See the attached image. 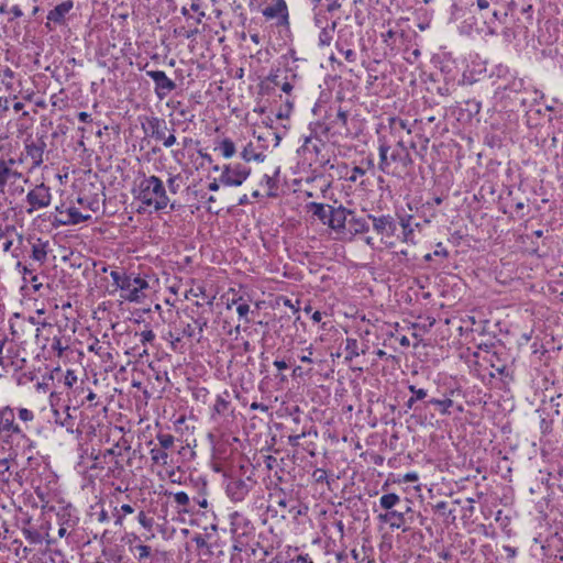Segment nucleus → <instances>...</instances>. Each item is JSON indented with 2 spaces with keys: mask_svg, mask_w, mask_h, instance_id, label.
Listing matches in <instances>:
<instances>
[{
  "mask_svg": "<svg viewBox=\"0 0 563 563\" xmlns=\"http://www.w3.org/2000/svg\"><path fill=\"white\" fill-rule=\"evenodd\" d=\"M134 197L142 205L156 211L165 209L169 203L162 179L154 175L143 176L134 189Z\"/></svg>",
  "mask_w": 563,
  "mask_h": 563,
  "instance_id": "nucleus-1",
  "label": "nucleus"
},
{
  "mask_svg": "<svg viewBox=\"0 0 563 563\" xmlns=\"http://www.w3.org/2000/svg\"><path fill=\"white\" fill-rule=\"evenodd\" d=\"M144 132L156 141H162L165 147H172L176 143L175 130L167 135L168 128L164 119L150 117L142 124Z\"/></svg>",
  "mask_w": 563,
  "mask_h": 563,
  "instance_id": "nucleus-2",
  "label": "nucleus"
},
{
  "mask_svg": "<svg viewBox=\"0 0 563 563\" xmlns=\"http://www.w3.org/2000/svg\"><path fill=\"white\" fill-rule=\"evenodd\" d=\"M251 175V168L242 163L225 164L219 177L221 185L227 187L241 186Z\"/></svg>",
  "mask_w": 563,
  "mask_h": 563,
  "instance_id": "nucleus-3",
  "label": "nucleus"
},
{
  "mask_svg": "<svg viewBox=\"0 0 563 563\" xmlns=\"http://www.w3.org/2000/svg\"><path fill=\"white\" fill-rule=\"evenodd\" d=\"M231 538L251 540L255 533L252 520L243 512L233 511L229 515Z\"/></svg>",
  "mask_w": 563,
  "mask_h": 563,
  "instance_id": "nucleus-4",
  "label": "nucleus"
},
{
  "mask_svg": "<svg viewBox=\"0 0 563 563\" xmlns=\"http://www.w3.org/2000/svg\"><path fill=\"white\" fill-rule=\"evenodd\" d=\"M47 147L46 134L37 135L35 139L26 137L24 141V154L26 158L32 161V165L29 169L32 173L38 168L44 162V153Z\"/></svg>",
  "mask_w": 563,
  "mask_h": 563,
  "instance_id": "nucleus-5",
  "label": "nucleus"
},
{
  "mask_svg": "<svg viewBox=\"0 0 563 563\" xmlns=\"http://www.w3.org/2000/svg\"><path fill=\"white\" fill-rule=\"evenodd\" d=\"M262 14L267 20H276V26L284 27L289 31V11L285 0H273L272 4L262 10Z\"/></svg>",
  "mask_w": 563,
  "mask_h": 563,
  "instance_id": "nucleus-6",
  "label": "nucleus"
},
{
  "mask_svg": "<svg viewBox=\"0 0 563 563\" xmlns=\"http://www.w3.org/2000/svg\"><path fill=\"white\" fill-rule=\"evenodd\" d=\"M78 521L79 519L71 506L60 507L56 512L57 537L60 539L68 537L78 525Z\"/></svg>",
  "mask_w": 563,
  "mask_h": 563,
  "instance_id": "nucleus-7",
  "label": "nucleus"
},
{
  "mask_svg": "<svg viewBox=\"0 0 563 563\" xmlns=\"http://www.w3.org/2000/svg\"><path fill=\"white\" fill-rule=\"evenodd\" d=\"M51 201V189L42 183L27 192L26 202L30 207L26 209V212L32 214L35 210L48 207Z\"/></svg>",
  "mask_w": 563,
  "mask_h": 563,
  "instance_id": "nucleus-8",
  "label": "nucleus"
},
{
  "mask_svg": "<svg viewBox=\"0 0 563 563\" xmlns=\"http://www.w3.org/2000/svg\"><path fill=\"white\" fill-rule=\"evenodd\" d=\"M147 287L148 283L144 278L129 275L125 283H123L122 291H124V295L122 297L130 302H139L143 296L142 290Z\"/></svg>",
  "mask_w": 563,
  "mask_h": 563,
  "instance_id": "nucleus-9",
  "label": "nucleus"
},
{
  "mask_svg": "<svg viewBox=\"0 0 563 563\" xmlns=\"http://www.w3.org/2000/svg\"><path fill=\"white\" fill-rule=\"evenodd\" d=\"M146 75L155 84V93L159 100H163L173 90L176 89V84L163 70H146Z\"/></svg>",
  "mask_w": 563,
  "mask_h": 563,
  "instance_id": "nucleus-10",
  "label": "nucleus"
},
{
  "mask_svg": "<svg viewBox=\"0 0 563 563\" xmlns=\"http://www.w3.org/2000/svg\"><path fill=\"white\" fill-rule=\"evenodd\" d=\"M23 158H19V163H22ZM18 163L14 158L0 157V192H4V189L9 183H14L16 179L22 177V174L14 169V165Z\"/></svg>",
  "mask_w": 563,
  "mask_h": 563,
  "instance_id": "nucleus-11",
  "label": "nucleus"
},
{
  "mask_svg": "<svg viewBox=\"0 0 563 563\" xmlns=\"http://www.w3.org/2000/svg\"><path fill=\"white\" fill-rule=\"evenodd\" d=\"M250 479L231 478L225 487L228 497L234 503L243 501L251 490Z\"/></svg>",
  "mask_w": 563,
  "mask_h": 563,
  "instance_id": "nucleus-12",
  "label": "nucleus"
},
{
  "mask_svg": "<svg viewBox=\"0 0 563 563\" xmlns=\"http://www.w3.org/2000/svg\"><path fill=\"white\" fill-rule=\"evenodd\" d=\"M410 510L411 508L409 506L404 509H390L378 514L377 519L382 523H388L391 529H402V531H406L407 529L404 527L406 523L405 516Z\"/></svg>",
  "mask_w": 563,
  "mask_h": 563,
  "instance_id": "nucleus-13",
  "label": "nucleus"
},
{
  "mask_svg": "<svg viewBox=\"0 0 563 563\" xmlns=\"http://www.w3.org/2000/svg\"><path fill=\"white\" fill-rule=\"evenodd\" d=\"M0 433L25 437L20 426L15 423V415L11 407L0 408Z\"/></svg>",
  "mask_w": 563,
  "mask_h": 563,
  "instance_id": "nucleus-14",
  "label": "nucleus"
},
{
  "mask_svg": "<svg viewBox=\"0 0 563 563\" xmlns=\"http://www.w3.org/2000/svg\"><path fill=\"white\" fill-rule=\"evenodd\" d=\"M367 218L372 221L374 231L382 238H389L395 234L397 225L395 219L390 214H383L379 217L368 214Z\"/></svg>",
  "mask_w": 563,
  "mask_h": 563,
  "instance_id": "nucleus-15",
  "label": "nucleus"
},
{
  "mask_svg": "<svg viewBox=\"0 0 563 563\" xmlns=\"http://www.w3.org/2000/svg\"><path fill=\"white\" fill-rule=\"evenodd\" d=\"M71 408L69 406H65L62 410L57 408H53V418L54 422L64 428L68 433L75 432L76 418L71 415Z\"/></svg>",
  "mask_w": 563,
  "mask_h": 563,
  "instance_id": "nucleus-16",
  "label": "nucleus"
},
{
  "mask_svg": "<svg viewBox=\"0 0 563 563\" xmlns=\"http://www.w3.org/2000/svg\"><path fill=\"white\" fill-rule=\"evenodd\" d=\"M328 216V225L335 231H342L349 221L347 216H352V211L342 206L338 208L331 207L330 214Z\"/></svg>",
  "mask_w": 563,
  "mask_h": 563,
  "instance_id": "nucleus-17",
  "label": "nucleus"
},
{
  "mask_svg": "<svg viewBox=\"0 0 563 563\" xmlns=\"http://www.w3.org/2000/svg\"><path fill=\"white\" fill-rule=\"evenodd\" d=\"M390 145L386 141L379 140V162L378 169L387 175L400 176V170L391 169V163L389 158Z\"/></svg>",
  "mask_w": 563,
  "mask_h": 563,
  "instance_id": "nucleus-18",
  "label": "nucleus"
},
{
  "mask_svg": "<svg viewBox=\"0 0 563 563\" xmlns=\"http://www.w3.org/2000/svg\"><path fill=\"white\" fill-rule=\"evenodd\" d=\"M74 8V2L71 0H66L58 5H56L54 9L48 11L47 13V23L46 26L49 25V22H54L55 24H65L66 15L70 12V10Z\"/></svg>",
  "mask_w": 563,
  "mask_h": 563,
  "instance_id": "nucleus-19",
  "label": "nucleus"
},
{
  "mask_svg": "<svg viewBox=\"0 0 563 563\" xmlns=\"http://www.w3.org/2000/svg\"><path fill=\"white\" fill-rule=\"evenodd\" d=\"M389 158L391 164H396L395 170H406L412 165V158L410 153H401L390 147Z\"/></svg>",
  "mask_w": 563,
  "mask_h": 563,
  "instance_id": "nucleus-20",
  "label": "nucleus"
},
{
  "mask_svg": "<svg viewBox=\"0 0 563 563\" xmlns=\"http://www.w3.org/2000/svg\"><path fill=\"white\" fill-rule=\"evenodd\" d=\"M48 253V241H43L42 239H36L35 242L32 243V254L31 257L43 264L47 260Z\"/></svg>",
  "mask_w": 563,
  "mask_h": 563,
  "instance_id": "nucleus-21",
  "label": "nucleus"
},
{
  "mask_svg": "<svg viewBox=\"0 0 563 563\" xmlns=\"http://www.w3.org/2000/svg\"><path fill=\"white\" fill-rule=\"evenodd\" d=\"M411 220H412V216L411 214H408V216H405L402 218H400V225L402 228V242L405 243H410V244H416V241H415V228L411 223Z\"/></svg>",
  "mask_w": 563,
  "mask_h": 563,
  "instance_id": "nucleus-22",
  "label": "nucleus"
},
{
  "mask_svg": "<svg viewBox=\"0 0 563 563\" xmlns=\"http://www.w3.org/2000/svg\"><path fill=\"white\" fill-rule=\"evenodd\" d=\"M349 231L352 234H358L367 232L369 227L365 218H356L353 214L347 221Z\"/></svg>",
  "mask_w": 563,
  "mask_h": 563,
  "instance_id": "nucleus-23",
  "label": "nucleus"
},
{
  "mask_svg": "<svg viewBox=\"0 0 563 563\" xmlns=\"http://www.w3.org/2000/svg\"><path fill=\"white\" fill-rule=\"evenodd\" d=\"M401 504V498L395 493L384 494L379 498V507L386 511L395 509V507Z\"/></svg>",
  "mask_w": 563,
  "mask_h": 563,
  "instance_id": "nucleus-24",
  "label": "nucleus"
},
{
  "mask_svg": "<svg viewBox=\"0 0 563 563\" xmlns=\"http://www.w3.org/2000/svg\"><path fill=\"white\" fill-rule=\"evenodd\" d=\"M309 209L312 211L313 216H316L323 224H328L331 206H325L319 202H311L309 205Z\"/></svg>",
  "mask_w": 563,
  "mask_h": 563,
  "instance_id": "nucleus-25",
  "label": "nucleus"
},
{
  "mask_svg": "<svg viewBox=\"0 0 563 563\" xmlns=\"http://www.w3.org/2000/svg\"><path fill=\"white\" fill-rule=\"evenodd\" d=\"M241 157L244 162H264L265 155L262 152H255V148L252 143H249L243 151L241 152Z\"/></svg>",
  "mask_w": 563,
  "mask_h": 563,
  "instance_id": "nucleus-26",
  "label": "nucleus"
},
{
  "mask_svg": "<svg viewBox=\"0 0 563 563\" xmlns=\"http://www.w3.org/2000/svg\"><path fill=\"white\" fill-rule=\"evenodd\" d=\"M151 460L154 464L165 466L168 463V453L166 450L161 448H153L150 451Z\"/></svg>",
  "mask_w": 563,
  "mask_h": 563,
  "instance_id": "nucleus-27",
  "label": "nucleus"
},
{
  "mask_svg": "<svg viewBox=\"0 0 563 563\" xmlns=\"http://www.w3.org/2000/svg\"><path fill=\"white\" fill-rule=\"evenodd\" d=\"M216 150H219L224 158H231L236 152L234 142L228 137L223 139Z\"/></svg>",
  "mask_w": 563,
  "mask_h": 563,
  "instance_id": "nucleus-28",
  "label": "nucleus"
},
{
  "mask_svg": "<svg viewBox=\"0 0 563 563\" xmlns=\"http://www.w3.org/2000/svg\"><path fill=\"white\" fill-rule=\"evenodd\" d=\"M66 212L68 213V219L66 220V222L73 223V224L81 223V222L87 221V220H89L91 218L90 214H82L75 207L67 208Z\"/></svg>",
  "mask_w": 563,
  "mask_h": 563,
  "instance_id": "nucleus-29",
  "label": "nucleus"
},
{
  "mask_svg": "<svg viewBox=\"0 0 563 563\" xmlns=\"http://www.w3.org/2000/svg\"><path fill=\"white\" fill-rule=\"evenodd\" d=\"M261 185L267 188L268 197L277 196V180L273 176L265 174L261 180Z\"/></svg>",
  "mask_w": 563,
  "mask_h": 563,
  "instance_id": "nucleus-30",
  "label": "nucleus"
},
{
  "mask_svg": "<svg viewBox=\"0 0 563 563\" xmlns=\"http://www.w3.org/2000/svg\"><path fill=\"white\" fill-rule=\"evenodd\" d=\"M232 539V548H231V553L230 555H236V556H240V555H243L245 549H246V545L249 544V541L250 540H245V539H239V538H231Z\"/></svg>",
  "mask_w": 563,
  "mask_h": 563,
  "instance_id": "nucleus-31",
  "label": "nucleus"
},
{
  "mask_svg": "<svg viewBox=\"0 0 563 563\" xmlns=\"http://www.w3.org/2000/svg\"><path fill=\"white\" fill-rule=\"evenodd\" d=\"M428 404L439 407L440 412L442 415H449L450 408L453 406V400L451 398H445V399L432 398L428 401Z\"/></svg>",
  "mask_w": 563,
  "mask_h": 563,
  "instance_id": "nucleus-32",
  "label": "nucleus"
},
{
  "mask_svg": "<svg viewBox=\"0 0 563 563\" xmlns=\"http://www.w3.org/2000/svg\"><path fill=\"white\" fill-rule=\"evenodd\" d=\"M335 25V22H333L331 29L323 27L321 30L318 38L320 46H329L331 44Z\"/></svg>",
  "mask_w": 563,
  "mask_h": 563,
  "instance_id": "nucleus-33",
  "label": "nucleus"
},
{
  "mask_svg": "<svg viewBox=\"0 0 563 563\" xmlns=\"http://www.w3.org/2000/svg\"><path fill=\"white\" fill-rule=\"evenodd\" d=\"M345 351H346V356H345L346 360L351 361L354 357H357L360 355L357 340L350 339V338L346 339Z\"/></svg>",
  "mask_w": 563,
  "mask_h": 563,
  "instance_id": "nucleus-34",
  "label": "nucleus"
},
{
  "mask_svg": "<svg viewBox=\"0 0 563 563\" xmlns=\"http://www.w3.org/2000/svg\"><path fill=\"white\" fill-rule=\"evenodd\" d=\"M156 440L159 443V448L166 451L173 448L175 443V437L170 433H158Z\"/></svg>",
  "mask_w": 563,
  "mask_h": 563,
  "instance_id": "nucleus-35",
  "label": "nucleus"
},
{
  "mask_svg": "<svg viewBox=\"0 0 563 563\" xmlns=\"http://www.w3.org/2000/svg\"><path fill=\"white\" fill-rule=\"evenodd\" d=\"M132 551L134 552V555L139 562H143L144 560L148 559L151 555V547L145 544H137L135 545Z\"/></svg>",
  "mask_w": 563,
  "mask_h": 563,
  "instance_id": "nucleus-36",
  "label": "nucleus"
},
{
  "mask_svg": "<svg viewBox=\"0 0 563 563\" xmlns=\"http://www.w3.org/2000/svg\"><path fill=\"white\" fill-rule=\"evenodd\" d=\"M173 496H174L175 503L178 506L183 507L184 511H188V506L190 504L189 496L185 492L175 493Z\"/></svg>",
  "mask_w": 563,
  "mask_h": 563,
  "instance_id": "nucleus-37",
  "label": "nucleus"
},
{
  "mask_svg": "<svg viewBox=\"0 0 563 563\" xmlns=\"http://www.w3.org/2000/svg\"><path fill=\"white\" fill-rule=\"evenodd\" d=\"M192 321H194V324H195V329L197 328L198 329V338H197V341L199 342L201 336H202V332L205 330V328L207 327L208 324V320L207 318L202 317V316H199L197 318H194L191 317Z\"/></svg>",
  "mask_w": 563,
  "mask_h": 563,
  "instance_id": "nucleus-38",
  "label": "nucleus"
},
{
  "mask_svg": "<svg viewBox=\"0 0 563 563\" xmlns=\"http://www.w3.org/2000/svg\"><path fill=\"white\" fill-rule=\"evenodd\" d=\"M110 276L113 280V284L122 290L123 283H125V278H128L129 275L119 271H111Z\"/></svg>",
  "mask_w": 563,
  "mask_h": 563,
  "instance_id": "nucleus-39",
  "label": "nucleus"
},
{
  "mask_svg": "<svg viewBox=\"0 0 563 563\" xmlns=\"http://www.w3.org/2000/svg\"><path fill=\"white\" fill-rule=\"evenodd\" d=\"M135 335L140 338V342L143 345H146L147 343H152L156 338L155 333L151 329L144 330L140 333H135Z\"/></svg>",
  "mask_w": 563,
  "mask_h": 563,
  "instance_id": "nucleus-40",
  "label": "nucleus"
},
{
  "mask_svg": "<svg viewBox=\"0 0 563 563\" xmlns=\"http://www.w3.org/2000/svg\"><path fill=\"white\" fill-rule=\"evenodd\" d=\"M428 396V390L424 389L422 391H417L416 395H412L405 404L406 408L407 409H412L415 404L418 401V400H422L424 399L426 397Z\"/></svg>",
  "mask_w": 563,
  "mask_h": 563,
  "instance_id": "nucleus-41",
  "label": "nucleus"
},
{
  "mask_svg": "<svg viewBox=\"0 0 563 563\" xmlns=\"http://www.w3.org/2000/svg\"><path fill=\"white\" fill-rule=\"evenodd\" d=\"M139 523L146 530H151L154 525L153 518L148 517L144 511H140L137 515Z\"/></svg>",
  "mask_w": 563,
  "mask_h": 563,
  "instance_id": "nucleus-42",
  "label": "nucleus"
},
{
  "mask_svg": "<svg viewBox=\"0 0 563 563\" xmlns=\"http://www.w3.org/2000/svg\"><path fill=\"white\" fill-rule=\"evenodd\" d=\"M255 554V549L251 550V553L245 552V554L236 556L230 555V563H251V556Z\"/></svg>",
  "mask_w": 563,
  "mask_h": 563,
  "instance_id": "nucleus-43",
  "label": "nucleus"
},
{
  "mask_svg": "<svg viewBox=\"0 0 563 563\" xmlns=\"http://www.w3.org/2000/svg\"><path fill=\"white\" fill-rule=\"evenodd\" d=\"M179 181H180V175H175V176H172L168 178L167 187L172 194H177V191L179 190V188H180Z\"/></svg>",
  "mask_w": 563,
  "mask_h": 563,
  "instance_id": "nucleus-44",
  "label": "nucleus"
},
{
  "mask_svg": "<svg viewBox=\"0 0 563 563\" xmlns=\"http://www.w3.org/2000/svg\"><path fill=\"white\" fill-rule=\"evenodd\" d=\"M77 383V375L75 371L67 369L64 376V385L71 388Z\"/></svg>",
  "mask_w": 563,
  "mask_h": 563,
  "instance_id": "nucleus-45",
  "label": "nucleus"
},
{
  "mask_svg": "<svg viewBox=\"0 0 563 563\" xmlns=\"http://www.w3.org/2000/svg\"><path fill=\"white\" fill-rule=\"evenodd\" d=\"M228 407H229V401H227L224 398L218 396L216 404L213 406V410L217 413H223L227 411Z\"/></svg>",
  "mask_w": 563,
  "mask_h": 563,
  "instance_id": "nucleus-46",
  "label": "nucleus"
},
{
  "mask_svg": "<svg viewBox=\"0 0 563 563\" xmlns=\"http://www.w3.org/2000/svg\"><path fill=\"white\" fill-rule=\"evenodd\" d=\"M366 174V169L363 166H355L351 170V175L349 176V180L355 183L358 177Z\"/></svg>",
  "mask_w": 563,
  "mask_h": 563,
  "instance_id": "nucleus-47",
  "label": "nucleus"
},
{
  "mask_svg": "<svg viewBox=\"0 0 563 563\" xmlns=\"http://www.w3.org/2000/svg\"><path fill=\"white\" fill-rule=\"evenodd\" d=\"M338 49L344 55L345 59L350 63H354L356 60V53L351 48H342L339 46V43H336Z\"/></svg>",
  "mask_w": 563,
  "mask_h": 563,
  "instance_id": "nucleus-48",
  "label": "nucleus"
},
{
  "mask_svg": "<svg viewBox=\"0 0 563 563\" xmlns=\"http://www.w3.org/2000/svg\"><path fill=\"white\" fill-rule=\"evenodd\" d=\"M390 128L393 130H405L407 129V123L402 119L399 118H391L389 120Z\"/></svg>",
  "mask_w": 563,
  "mask_h": 563,
  "instance_id": "nucleus-49",
  "label": "nucleus"
},
{
  "mask_svg": "<svg viewBox=\"0 0 563 563\" xmlns=\"http://www.w3.org/2000/svg\"><path fill=\"white\" fill-rule=\"evenodd\" d=\"M236 312L240 318H244L246 322H250V320L246 318L250 312V306L245 302L239 303L236 307Z\"/></svg>",
  "mask_w": 563,
  "mask_h": 563,
  "instance_id": "nucleus-50",
  "label": "nucleus"
},
{
  "mask_svg": "<svg viewBox=\"0 0 563 563\" xmlns=\"http://www.w3.org/2000/svg\"><path fill=\"white\" fill-rule=\"evenodd\" d=\"M19 418H20V420H22L24 422H29L34 419V413L26 408H20L19 409Z\"/></svg>",
  "mask_w": 563,
  "mask_h": 563,
  "instance_id": "nucleus-51",
  "label": "nucleus"
},
{
  "mask_svg": "<svg viewBox=\"0 0 563 563\" xmlns=\"http://www.w3.org/2000/svg\"><path fill=\"white\" fill-rule=\"evenodd\" d=\"M306 353L299 355V360L302 362V363H309V364H312L313 363V360H312V354H313V347L312 345L308 346L306 350Z\"/></svg>",
  "mask_w": 563,
  "mask_h": 563,
  "instance_id": "nucleus-52",
  "label": "nucleus"
},
{
  "mask_svg": "<svg viewBox=\"0 0 563 563\" xmlns=\"http://www.w3.org/2000/svg\"><path fill=\"white\" fill-rule=\"evenodd\" d=\"M307 434H309V432L302 431L300 434L289 435L288 437V443L291 446H298L299 445V440L305 438Z\"/></svg>",
  "mask_w": 563,
  "mask_h": 563,
  "instance_id": "nucleus-53",
  "label": "nucleus"
},
{
  "mask_svg": "<svg viewBox=\"0 0 563 563\" xmlns=\"http://www.w3.org/2000/svg\"><path fill=\"white\" fill-rule=\"evenodd\" d=\"M181 334L184 336H187V338H195L196 336V331H195V327L191 325L190 323H187L183 330H181Z\"/></svg>",
  "mask_w": 563,
  "mask_h": 563,
  "instance_id": "nucleus-54",
  "label": "nucleus"
},
{
  "mask_svg": "<svg viewBox=\"0 0 563 563\" xmlns=\"http://www.w3.org/2000/svg\"><path fill=\"white\" fill-rule=\"evenodd\" d=\"M67 219H68V213L66 212V210L65 211H60L59 217L55 218V222L58 225H73V223L66 222Z\"/></svg>",
  "mask_w": 563,
  "mask_h": 563,
  "instance_id": "nucleus-55",
  "label": "nucleus"
},
{
  "mask_svg": "<svg viewBox=\"0 0 563 563\" xmlns=\"http://www.w3.org/2000/svg\"><path fill=\"white\" fill-rule=\"evenodd\" d=\"M419 479V475L416 472L406 473L402 477L404 483H415Z\"/></svg>",
  "mask_w": 563,
  "mask_h": 563,
  "instance_id": "nucleus-56",
  "label": "nucleus"
},
{
  "mask_svg": "<svg viewBox=\"0 0 563 563\" xmlns=\"http://www.w3.org/2000/svg\"><path fill=\"white\" fill-rule=\"evenodd\" d=\"M14 231H15V228L13 225H7L3 228L0 224V241L3 240L4 238H7L9 235V233L14 232Z\"/></svg>",
  "mask_w": 563,
  "mask_h": 563,
  "instance_id": "nucleus-57",
  "label": "nucleus"
},
{
  "mask_svg": "<svg viewBox=\"0 0 563 563\" xmlns=\"http://www.w3.org/2000/svg\"><path fill=\"white\" fill-rule=\"evenodd\" d=\"M279 87L287 96H289L294 89L292 84L288 80L282 81Z\"/></svg>",
  "mask_w": 563,
  "mask_h": 563,
  "instance_id": "nucleus-58",
  "label": "nucleus"
},
{
  "mask_svg": "<svg viewBox=\"0 0 563 563\" xmlns=\"http://www.w3.org/2000/svg\"><path fill=\"white\" fill-rule=\"evenodd\" d=\"M24 536H25L26 539H29L33 543L40 542V536L36 532H32L30 530H25L24 531Z\"/></svg>",
  "mask_w": 563,
  "mask_h": 563,
  "instance_id": "nucleus-59",
  "label": "nucleus"
},
{
  "mask_svg": "<svg viewBox=\"0 0 563 563\" xmlns=\"http://www.w3.org/2000/svg\"><path fill=\"white\" fill-rule=\"evenodd\" d=\"M313 476L318 483H321L327 478V472L322 468H318L314 471Z\"/></svg>",
  "mask_w": 563,
  "mask_h": 563,
  "instance_id": "nucleus-60",
  "label": "nucleus"
},
{
  "mask_svg": "<svg viewBox=\"0 0 563 563\" xmlns=\"http://www.w3.org/2000/svg\"><path fill=\"white\" fill-rule=\"evenodd\" d=\"M266 80L272 82L274 86H280L282 81L279 79V75L278 74H269L267 77H266Z\"/></svg>",
  "mask_w": 563,
  "mask_h": 563,
  "instance_id": "nucleus-61",
  "label": "nucleus"
},
{
  "mask_svg": "<svg viewBox=\"0 0 563 563\" xmlns=\"http://www.w3.org/2000/svg\"><path fill=\"white\" fill-rule=\"evenodd\" d=\"M361 166H363L366 169V172L372 170L375 167L374 159L372 157H366L365 159L362 161Z\"/></svg>",
  "mask_w": 563,
  "mask_h": 563,
  "instance_id": "nucleus-62",
  "label": "nucleus"
},
{
  "mask_svg": "<svg viewBox=\"0 0 563 563\" xmlns=\"http://www.w3.org/2000/svg\"><path fill=\"white\" fill-rule=\"evenodd\" d=\"M292 563H313V562L308 554H300L295 560H292Z\"/></svg>",
  "mask_w": 563,
  "mask_h": 563,
  "instance_id": "nucleus-63",
  "label": "nucleus"
},
{
  "mask_svg": "<svg viewBox=\"0 0 563 563\" xmlns=\"http://www.w3.org/2000/svg\"><path fill=\"white\" fill-rule=\"evenodd\" d=\"M250 408L252 410H261V411H264V412H266L268 410V407L266 405H264L262 402H256V401L252 402Z\"/></svg>",
  "mask_w": 563,
  "mask_h": 563,
  "instance_id": "nucleus-64",
  "label": "nucleus"
}]
</instances>
